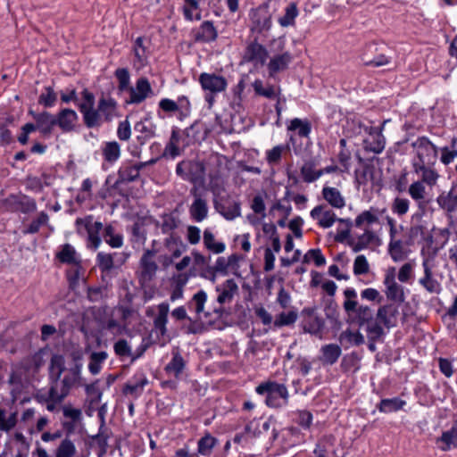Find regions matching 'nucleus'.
<instances>
[{"instance_id": "obj_1", "label": "nucleus", "mask_w": 457, "mask_h": 457, "mask_svg": "<svg viewBox=\"0 0 457 457\" xmlns=\"http://www.w3.org/2000/svg\"><path fill=\"white\" fill-rule=\"evenodd\" d=\"M82 102L78 104V108L83 116L84 125L88 129L99 128L103 122H110L115 114L116 101L112 97L102 96L95 108V95L87 88L81 92Z\"/></svg>"}, {"instance_id": "obj_2", "label": "nucleus", "mask_w": 457, "mask_h": 457, "mask_svg": "<svg viewBox=\"0 0 457 457\" xmlns=\"http://www.w3.org/2000/svg\"><path fill=\"white\" fill-rule=\"evenodd\" d=\"M133 296L127 294L122 303L115 307L104 324L103 328L117 336L126 334L133 337L141 331V321L138 311L132 306Z\"/></svg>"}, {"instance_id": "obj_3", "label": "nucleus", "mask_w": 457, "mask_h": 457, "mask_svg": "<svg viewBox=\"0 0 457 457\" xmlns=\"http://www.w3.org/2000/svg\"><path fill=\"white\" fill-rule=\"evenodd\" d=\"M386 209L370 207L358 214L353 222V227L362 230L361 234L355 235L349 241L353 251L357 253L368 248L378 240L377 233L371 228L373 225L379 224V217Z\"/></svg>"}, {"instance_id": "obj_4", "label": "nucleus", "mask_w": 457, "mask_h": 457, "mask_svg": "<svg viewBox=\"0 0 457 457\" xmlns=\"http://www.w3.org/2000/svg\"><path fill=\"white\" fill-rule=\"evenodd\" d=\"M258 395H265V403L270 408H283L288 404L289 393L284 384L276 381H266L256 386Z\"/></svg>"}, {"instance_id": "obj_5", "label": "nucleus", "mask_w": 457, "mask_h": 457, "mask_svg": "<svg viewBox=\"0 0 457 457\" xmlns=\"http://www.w3.org/2000/svg\"><path fill=\"white\" fill-rule=\"evenodd\" d=\"M345 301L343 303L346 313H354L360 326H364L373 319V311L367 305H359L355 289L348 287L344 291Z\"/></svg>"}, {"instance_id": "obj_6", "label": "nucleus", "mask_w": 457, "mask_h": 457, "mask_svg": "<svg viewBox=\"0 0 457 457\" xmlns=\"http://www.w3.org/2000/svg\"><path fill=\"white\" fill-rule=\"evenodd\" d=\"M77 233L84 236L87 235V240L94 249H96L101 244V232L104 226L100 221L93 222V216L87 215L84 218H78L75 221Z\"/></svg>"}, {"instance_id": "obj_7", "label": "nucleus", "mask_w": 457, "mask_h": 457, "mask_svg": "<svg viewBox=\"0 0 457 457\" xmlns=\"http://www.w3.org/2000/svg\"><path fill=\"white\" fill-rule=\"evenodd\" d=\"M411 146L416 152L412 165L435 164L437 159V147L426 137H420Z\"/></svg>"}, {"instance_id": "obj_8", "label": "nucleus", "mask_w": 457, "mask_h": 457, "mask_svg": "<svg viewBox=\"0 0 457 457\" xmlns=\"http://www.w3.org/2000/svg\"><path fill=\"white\" fill-rule=\"evenodd\" d=\"M115 76L119 80V90L128 91L129 93V100L128 103L134 104L143 101V77L137 79L135 89L129 86V73L127 69H117Z\"/></svg>"}, {"instance_id": "obj_9", "label": "nucleus", "mask_w": 457, "mask_h": 457, "mask_svg": "<svg viewBox=\"0 0 457 457\" xmlns=\"http://www.w3.org/2000/svg\"><path fill=\"white\" fill-rule=\"evenodd\" d=\"M3 207L10 212L30 213L36 211L35 199L26 195H10L3 201Z\"/></svg>"}, {"instance_id": "obj_10", "label": "nucleus", "mask_w": 457, "mask_h": 457, "mask_svg": "<svg viewBox=\"0 0 457 457\" xmlns=\"http://www.w3.org/2000/svg\"><path fill=\"white\" fill-rule=\"evenodd\" d=\"M176 172L183 179L196 184L204 180L205 168L201 162L183 161L177 165Z\"/></svg>"}, {"instance_id": "obj_11", "label": "nucleus", "mask_w": 457, "mask_h": 457, "mask_svg": "<svg viewBox=\"0 0 457 457\" xmlns=\"http://www.w3.org/2000/svg\"><path fill=\"white\" fill-rule=\"evenodd\" d=\"M360 59L365 66L382 67L391 62V58L383 53H378V45L375 42L366 44L360 54Z\"/></svg>"}, {"instance_id": "obj_12", "label": "nucleus", "mask_w": 457, "mask_h": 457, "mask_svg": "<svg viewBox=\"0 0 457 457\" xmlns=\"http://www.w3.org/2000/svg\"><path fill=\"white\" fill-rule=\"evenodd\" d=\"M169 310V304L167 303H162L155 307L149 308L146 311V315L153 318L154 328L152 333H155L157 338H159V337H163L166 334Z\"/></svg>"}, {"instance_id": "obj_13", "label": "nucleus", "mask_w": 457, "mask_h": 457, "mask_svg": "<svg viewBox=\"0 0 457 457\" xmlns=\"http://www.w3.org/2000/svg\"><path fill=\"white\" fill-rule=\"evenodd\" d=\"M384 285L386 287L385 294L389 301L401 303L405 300L403 287L395 281V268L389 269L384 278Z\"/></svg>"}, {"instance_id": "obj_14", "label": "nucleus", "mask_w": 457, "mask_h": 457, "mask_svg": "<svg viewBox=\"0 0 457 457\" xmlns=\"http://www.w3.org/2000/svg\"><path fill=\"white\" fill-rule=\"evenodd\" d=\"M190 194L194 196V201L189 207V213L193 220L200 222L207 218L208 204L203 195L198 192L196 187H193Z\"/></svg>"}, {"instance_id": "obj_15", "label": "nucleus", "mask_w": 457, "mask_h": 457, "mask_svg": "<svg viewBox=\"0 0 457 457\" xmlns=\"http://www.w3.org/2000/svg\"><path fill=\"white\" fill-rule=\"evenodd\" d=\"M199 82L204 90L212 94L220 93L227 87L226 79L214 73L204 72L200 74Z\"/></svg>"}, {"instance_id": "obj_16", "label": "nucleus", "mask_w": 457, "mask_h": 457, "mask_svg": "<svg viewBox=\"0 0 457 457\" xmlns=\"http://www.w3.org/2000/svg\"><path fill=\"white\" fill-rule=\"evenodd\" d=\"M268 57L266 48L257 41L251 42L245 48L244 60L254 65H263Z\"/></svg>"}, {"instance_id": "obj_17", "label": "nucleus", "mask_w": 457, "mask_h": 457, "mask_svg": "<svg viewBox=\"0 0 457 457\" xmlns=\"http://www.w3.org/2000/svg\"><path fill=\"white\" fill-rule=\"evenodd\" d=\"M413 171L419 176L420 181L430 187H435L440 178V175L435 164H413Z\"/></svg>"}, {"instance_id": "obj_18", "label": "nucleus", "mask_w": 457, "mask_h": 457, "mask_svg": "<svg viewBox=\"0 0 457 457\" xmlns=\"http://www.w3.org/2000/svg\"><path fill=\"white\" fill-rule=\"evenodd\" d=\"M398 315V306L395 303H387L378 308L377 320L386 328H390L396 326Z\"/></svg>"}, {"instance_id": "obj_19", "label": "nucleus", "mask_w": 457, "mask_h": 457, "mask_svg": "<svg viewBox=\"0 0 457 457\" xmlns=\"http://www.w3.org/2000/svg\"><path fill=\"white\" fill-rule=\"evenodd\" d=\"M32 115L35 122L37 124L38 131L45 137L50 136L53 129L56 126L55 116L45 111L42 112H29Z\"/></svg>"}, {"instance_id": "obj_20", "label": "nucleus", "mask_w": 457, "mask_h": 457, "mask_svg": "<svg viewBox=\"0 0 457 457\" xmlns=\"http://www.w3.org/2000/svg\"><path fill=\"white\" fill-rule=\"evenodd\" d=\"M369 134L373 137V140L369 141L365 139L363 141L365 151L374 154L382 153L386 146V139L382 134V128L370 127L369 129Z\"/></svg>"}, {"instance_id": "obj_21", "label": "nucleus", "mask_w": 457, "mask_h": 457, "mask_svg": "<svg viewBox=\"0 0 457 457\" xmlns=\"http://www.w3.org/2000/svg\"><path fill=\"white\" fill-rule=\"evenodd\" d=\"M78 119L77 112L70 108L62 109L57 115H55L56 126H58L62 132L74 130L75 123Z\"/></svg>"}, {"instance_id": "obj_22", "label": "nucleus", "mask_w": 457, "mask_h": 457, "mask_svg": "<svg viewBox=\"0 0 457 457\" xmlns=\"http://www.w3.org/2000/svg\"><path fill=\"white\" fill-rule=\"evenodd\" d=\"M407 245H411L407 243V240L404 242L397 237L389 239L387 251L394 262H398L407 258L410 253Z\"/></svg>"}, {"instance_id": "obj_23", "label": "nucleus", "mask_w": 457, "mask_h": 457, "mask_svg": "<svg viewBox=\"0 0 457 457\" xmlns=\"http://www.w3.org/2000/svg\"><path fill=\"white\" fill-rule=\"evenodd\" d=\"M193 37L195 42L209 43L214 41L218 37V32L212 21H204L199 28L193 30Z\"/></svg>"}, {"instance_id": "obj_24", "label": "nucleus", "mask_w": 457, "mask_h": 457, "mask_svg": "<svg viewBox=\"0 0 457 457\" xmlns=\"http://www.w3.org/2000/svg\"><path fill=\"white\" fill-rule=\"evenodd\" d=\"M143 168V162L128 163L120 167L119 178L115 182V187L124 182H132L139 178L140 170Z\"/></svg>"}, {"instance_id": "obj_25", "label": "nucleus", "mask_w": 457, "mask_h": 457, "mask_svg": "<svg viewBox=\"0 0 457 457\" xmlns=\"http://www.w3.org/2000/svg\"><path fill=\"white\" fill-rule=\"evenodd\" d=\"M215 210L226 220H232L241 215V204L239 202L214 201Z\"/></svg>"}, {"instance_id": "obj_26", "label": "nucleus", "mask_w": 457, "mask_h": 457, "mask_svg": "<svg viewBox=\"0 0 457 457\" xmlns=\"http://www.w3.org/2000/svg\"><path fill=\"white\" fill-rule=\"evenodd\" d=\"M303 312L308 315L303 321V330L312 335L320 334L324 327V320L314 315L313 309L305 308Z\"/></svg>"}, {"instance_id": "obj_27", "label": "nucleus", "mask_w": 457, "mask_h": 457, "mask_svg": "<svg viewBox=\"0 0 457 457\" xmlns=\"http://www.w3.org/2000/svg\"><path fill=\"white\" fill-rule=\"evenodd\" d=\"M422 267L424 269V276L420 278L419 283L429 293H438L440 284L433 278L432 267L429 260H423Z\"/></svg>"}, {"instance_id": "obj_28", "label": "nucleus", "mask_w": 457, "mask_h": 457, "mask_svg": "<svg viewBox=\"0 0 457 457\" xmlns=\"http://www.w3.org/2000/svg\"><path fill=\"white\" fill-rule=\"evenodd\" d=\"M336 438L332 435L322 436L314 449L316 457H336Z\"/></svg>"}, {"instance_id": "obj_29", "label": "nucleus", "mask_w": 457, "mask_h": 457, "mask_svg": "<svg viewBox=\"0 0 457 457\" xmlns=\"http://www.w3.org/2000/svg\"><path fill=\"white\" fill-rule=\"evenodd\" d=\"M311 216L313 220L318 221L320 227L325 228H330L336 221L335 212L321 205L313 208L311 212Z\"/></svg>"}, {"instance_id": "obj_30", "label": "nucleus", "mask_w": 457, "mask_h": 457, "mask_svg": "<svg viewBox=\"0 0 457 457\" xmlns=\"http://www.w3.org/2000/svg\"><path fill=\"white\" fill-rule=\"evenodd\" d=\"M436 444L444 452L457 448V421L449 430L444 431L442 436L436 438Z\"/></svg>"}, {"instance_id": "obj_31", "label": "nucleus", "mask_w": 457, "mask_h": 457, "mask_svg": "<svg viewBox=\"0 0 457 457\" xmlns=\"http://www.w3.org/2000/svg\"><path fill=\"white\" fill-rule=\"evenodd\" d=\"M436 203L440 208L447 213H453L457 210V190L451 187L448 192L440 194L436 198Z\"/></svg>"}, {"instance_id": "obj_32", "label": "nucleus", "mask_w": 457, "mask_h": 457, "mask_svg": "<svg viewBox=\"0 0 457 457\" xmlns=\"http://www.w3.org/2000/svg\"><path fill=\"white\" fill-rule=\"evenodd\" d=\"M252 30L258 33L270 30L271 27V16L266 10H257L252 16Z\"/></svg>"}, {"instance_id": "obj_33", "label": "nucleus", "mask_w": 457, "mask_h": 457, "mask_svg": "<svg viewBox=\"0 0 457 457\" xmlns=\"http://www.w3.org/2000/svg\"><path fill=\"white\" fill-rule=\"evenodd\" d=\"M216 290L220 293L217 301L219 303L223 304L225 303H230L233 300L234 295L238 290V287L235 280L230 278L217 287Z\"/></svg>"}, {"instance_id": "obj_34", "label": "nucleus", "mask_w": 457, "mask_h": 457, "mask_svg": "<svg viewBox=\"0 0 457 457\" xmlns=\"http://www.w3.org/2000/svg\"><path fill=\"white\" fill-rule=\"evenodd\" d=\"M171 354L172 358L166 365L165 371L170 375H173L176 378H179L186 367V362L178 348H174Z\"/></svg>"}, {"instance_id": "obj_35", "label": "nucleus", "mask_w": 457, "mask_h": 457, "mask_svg": "<svg viewBox=\"0 0 457 457\" xmlns=\"http://www.w3.org/2000/svg\"><path fill=\"white\" fill-rule=\"evenodd\" d=\"M203 0H183L181 10L185 20L200 21L202 19V9L200 2Z\"/></svg>"}, {"instance_id": "obj_36", "label": "nucleus", "mask_w": 457, "mask_h": 457, "mask_svg": "<svg viewBox=\"0 0 457 457\" xmlns=\"http://www.w3.org/2000/svg\"><path fill=\"white\" fill-rule=\"evenodd\" d=\"M321 356L320 357V361L324 365L335 364L342 353V350L339 345L336 344H328L320 348Z\"/></svg>"}, {"instance_id": "obj_37", "label": "nucleus", "mask_w": 457, "mask_h": 457, "mask_svg": "<svg viewBox=\"0 0 457 457\" xmlns=\"http://www.w3.org/2000/svg\"><path fill=\"white\" fill-rule=\"evenodd\" d=\"M85 269L82 266V261L74 263L66 270L65 276L71 290H75L79 285V279L84 275Z\"/></svg>"}, {"instance_id": "obj_38", "label": "nucleus", "mask_w": 457, "mask_h": 457, "mask_svg": "<svg viewBox=\"0 0 457 457\" xmlns=\"http://www.w3.org/2000/svg\"><path fill=\"white\" fill-rule=\"evenodd\" d=\"M292 54L289 52H285L281 54L272 57L268 64L270 73L271 75L284 71L287 68L288 64L292 62Z\"/></svg>"}, {"instance_id": "obj_39", "label": "nucleus", "mask_w": 457, "mask_h": 457, "mask_svg": "<svg viewBox=\"0 0 457 457\" xmlns=\"http://www.w3.org/2000/svg\"><path fill=\"white\" fill-rule=\"evenodd\" d=\"M56 259L62 263L72 265L81 262L78 257L75 248L70 244L62 245L61 250L55 254Z\"/></svg>"}, {"instance_id": "obj_40", "label": "nucleus", "mask_w": 457, "mask_h": 457, "mask_svg": "<svg viewBox=\"0 0 457 457\" xmlns=\"http://www.w3.org/2000/svg\"><path fill=\"white\" fill-rule=\"evenodd\" d=\"M324 199L335 208H343L345 205V198L336 187H324L322 189Z\"/></svg>"}, {"instance_id": "obj_41", "label": "nucleus", "mask_w": 457, "mask_h": 457, "mask_svg": "<svg viewBox=\"0 0 457 457\" xmlns=\"http://www.w3.org/2000/svg\"><path fill=\"white\" fill-rule=\"evenodd\" d=\"M301 175L305 183H312L321 177V171L316 169L314 161H307L301 167Z\"/></svg>"}, {"instance_id": "obj_42", "label": "nucleus", "mask_w": 457, "mask_h": 457, "mask_svg": "<svg viewBox=\"0 0 457 457\" xmlns=\"http://www.w3.org/2000/svg\"><path fill=\"white\" fill-rule=\"evenodd\" d=\"M143 390V378H137L136 381H128L122 388V394L129 401L137 399Z\"/></svg>"}, {"instance_id": "obj_43", "label": "nucleus", "mask_w": 457, "mask_h": 457, "mask_svg": "<svg viewBox=\"0 0 457 457\" xmlns=\"http://www.w3.org/2000/svg\"><path fill=\"white\" fill-rule=\"evenodd\" d=\"M207 300V295L204 290L198 291L195 294L188 303L189 309H193L195 313L201 318V314L204 313L205 317H208L210 313L208 312H204V304Z\"/></svg>"}, {"instance_id": "obj_44", "label": "nucleus", "mask_w": 457, "mask_h": 457, "mask_svg": "<svg viewBox=\"0 0 457 457\" xmlns=\"http://www.w3.org/2000/svg\"><path fill=\"white\" fill-rule=\"evenodd\" d=\"M18 422V412H11L7 415V411L0 408V431L9 432L13 429Z\"/></svg>"}, {"instance_id": "obj_45", "label": "nucleus", "mask_w": 457, "mask_h": 457, "mask_svg": "<svg viewBox=\"0 0 457 457\" xmlns=\"http://www.w3.org/2000/svg\"><path fill=\"white\" fill-rule=\"evenodd\" d=\"M218 440L210 433H206L197 443V451L203 456H210Z\"/></svg>"}, {"instance_id": "obj_46", "label": "nucleus", "mask_w": 457, "mask_h": 457, "mask_svg": "<svg viewBox=\"0 0 457 457\" xmlns=\"http://www.w3.org/2000/svg\"><path fill=\"white\" fill-rule=\"evenodd\" d=\"M81 369L82 365H73L69 369V373L66 374L62 380V384L63 385V387L68 388L70 391L71 389L77 384L79 383L81 377Z\"/></svg>"}, {"instance_id": "obj_47", "label": "nucleus", "mask_w": 457, "mask_h": 457, "mask_svg": "<svg viewBox=\"0 0 457 457\" xmlns=\"http://www.w3.org/2000/svg\"><path fill=\"white\" fill-rule=\"evenodd\" d=\"M288 145H278L266 151V161L270 165H277L280 162L282 155L289 152Z\"/></svg>"}, {"instance_id": "obj_48", "label": "nucleus", "mask_w": 457, "mask_h": 457, "mask_svg": "<svg viewBox=\"0 0 457 457\" xmlns=\"http://www.w3.org/2000/svg\"><path fill=\"white\" fill-rule=\"evenodd\" d=\"M298 8L295 3H290L285 9V14L278 19L281 27H289L295 25V20L298 16Z\"/></svg>"}, {"instance_id": "obj_49", "label": "nucleus", "mask_w": 457, "mask_h": 457, "mask_svg": "<svg viewBox=\"0 0 457 457\" xmlns=\"http://www.w3.org/2000/svg\"><path fill=\"white\" fill-rule=\"evenodd\" d=\"M204 245L209 251L214 253H221L225 251V244L222 242H216L214 235L208 229L204 232Z\"/></svg>"}, {"instance_id": "obj_50", "label": "nucleus", "mask_w": 457, "mask_h": 457, "mask_svg": "<svg viewBox=\"0 0 457 457\" xmlns=\"http://www.w3.org/2000/svg\"><path fill=\"white\" fill-rule=\"evenodd\" d=\"M108 354L104 351L93 352L89 356L88 370L92 375L101 371L102 363L107 359Z\"/></svg>"}, {"instance_id": "obj_51", "label": "nucleus", "mask_w": 457, "mask_h": 457, "mask_svg": "<svg viewBox=\"0 0 457 457\" xmlns=\"http://www.w3.org/2000/svg\"><path fill=\"white\" fill-rule=\"evenodd\" d=\"M339 341L341 344L361 345L364 343V337L359 331L346 329L340 334Z\"/></svg>"}, {"instance_id": "obj_52", "label": "nucleus", "mask_w": 457, "mask_h": 457, "mask_svg": "<svg viewBox=\"0 0 457 457\" xmlns=\"http://www.w3.org/2000/svg\"><path fill=\"white\" fill-rule=\"evenodd\" d=\"M102 152L104 160L110 163H112L120 157V145L116 141L106 142L102 149Z\"/></svg>"}, {"instance_id": "obj_53", "label": "nucleus", "mask_w": 457, "mask_h": 457, "mask_svg": "<svg viewBox=\"0 0 457 457\" xmlns=\"http://www.w3.org/2000/svg\"><path fill=\"white\" fill-rule=\"evenodd\" d=\"M366 325V332L370 341L375 342L384 335V328L382 323L377 318L370 320Z\"/></svg>"}, {"instance_id": "obj_54", "label": "nucleus", "mask_w": 457, "mask_h": 457, "mask_svg": "<svg viewBox=\"0 0 457 457\" xmlns=\"http://www.w3.org/2000/svg\"><path fill=\"white\" fill-rule=\"evenodd\" d=\"M102 237L112 247H120L122 245V237L115 233L114 228L111 224L105 226Z\"/></svg>"}, {"instance_id": "obj_55", "label": "nucleus", "mask_w": 457, "mask_h": 457, "mask_svg": "<svg viewBox=\"0 0 457 457\" xmlns=\"http://www.w3.org/2000/svg\"><path fill=\"white\" fill-rule=\"evenodd\" d=\"M288 130L295 131L302 137H307L311 133V123L308 120H303L299 118H295L290 121L287 127Z\"/></svg>"}, {"instance_id": "obj_56", "label": "nucleus", "mask_w": 457, "mask_h": 457, "mask_svg": "<svg viewBox=\"0 0 457 457\" xmlns=\"http://www.w3.org/2000/svg\"><path fill=\"white\" fill-rule=\"evenodd\" d=\"M405 401L395 397L381 400L378 409L382 412H393L401 410L405 405Z\"/></svg>"}, {"instance_id": "obj_57", "label": "nucleus", "mask_w": 457, "mask_h": 457, "mask_svg": "<svg viewBox=\"0 0 457 457\" xmlns=\"http://www.w3.org/2000/svg\"><path fill=\"white\" fill-rule=\"evenodd\" d=\"M165 247L173 258H179L186 248L181 240L173 236H170L165 239Z\"/></svg>"}, {"instance_id": "obj_58", "label": "nucleus", "mask_w": 457, "mask_h": 457, "mask_svg": "<svg viewBox=\"0 0 457 457\" xmlns=\"http://www.w3.org/2000/svg\"><path fill=\"white\" fill-rule=\"evenodd\" d=\"M76 447L74 443L68 437L64 438L55 449V457H74Z\"/></svg>"}, {"instance_id": "obj_59", "label": "nucleus", "mask_w": 457, "mask_h": 457, "mask_svg": "<svg viewBox=\"0 0 457 457\" xmlns=\"http://www.w3.org/2000/svg\"><path fill=\"white\" fill-rule=\"evenodd\" d=\"M49 217L48 214L45 212H41L37 219L33 220L31 223L23 229V234H36L39 231L40 227L43 225H46L48 222Z\"/></svg>"}, {"instance_id": "obj_60", "label": "nucleus", "mask_w": 457, "mask_h": 457, "mask_svg": "<svg viewBox=\"0 0 457 457\" xmlns=\"http://www.w3.org/2000/svg\"><path fill=\"white\" fill-rule=\"evenodd\" d=\"M298 314L295 311H289L288 312H281L279 313L275 320L274 326L277 328H281L284 326H289L294 324L297 320Z\"/></svg>"}, {"instance_id": "obj_61", "label": "nucleus", "mask_w": 457, "mask_h": 457, "mask_svg": "<svg viewBox=\"0 0 457 457\" xmlns=\"http://www.w3.org/2000/svg\"><path fill=\"white\" fill-rule=\"evenodd\" d=\"M57 101V95L52 87H46L45 92H43L38 97V104L50 108L53 107Z\"/></svg>"}, {"instance_id": "obj_62", "label": "nucleus", "mask_w": 457, "mask_h": 457, "mask_svg": "<svg viewBox=\"0 0 457 457\" xmlns=\"http://www.w3.org/2000/svg\"><path fill=\"white\" fill-rule=\"evenodd\" d=\"M96 260L102 273L108 274L114 266L113 257L110 253H98Z\"/></svg>"}, {"instance_id": "obj_63", "label": "nucleus", "mask_w": 457, "mask_h": 457, "mask_svg": "<svg viewBox=\"0 0 457 457\" xmlns=\"http://www.w3.org/2000/svg\"><path fill=\"white\" fill-rule=\"evenodd\" d=\"M311 261H313L318 267L323 266L326 263V259L319 248L311 249L304 254L303 262L309 263Z\"/></svg>"}, {"instance_id": "obj_64", "label": "nucleus", "mask_w": 457, "mask_h": 457, "mask_svg": "<svg viewBox=\"0 0 457 457\" xmlns=\"http://www.w3.org/2000/svg\"><path fill=\"white\" fill-rule=\"evenodd\" d=\"M409 195L415 201H422L426 197V187L425 184L417 180L411 184L409 187Z\"/></svg>"}]
</instances>
